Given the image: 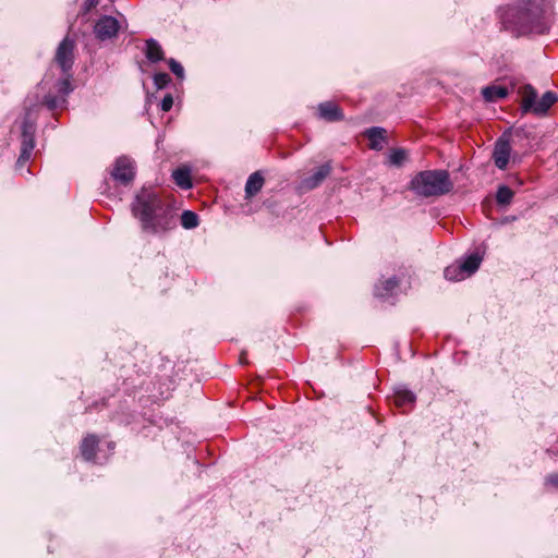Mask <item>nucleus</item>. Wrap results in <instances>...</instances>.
I'll return each instance as SVG.
<instances>
[{
    "instance_id": "c756f323",
    "label": "nucleus",
    "mask_w": 558,
    "mask_h": 558,
    "mask_svg": "<svg viewBox=\"0 0 558 558\" xmlns=\"http://www.w3.org/2000/svg\"><path fill=\"white\" fill-rule=\"evenodd\" d=\"M547 486L558 487V473H551L545 478Z\"/></svg>"
},
{
    "instance_id": "dca6fc26",
    "label": "nucleus",
    "mask_w": 558,
    "mask_h": 558,
    "mask_svg": "<svg viewBox=\"0 0 558 558\" xmlns=\"http://www.w3.org/2000/svg\"><path fill=\"white\" fill-rule=\"evenodd\" d=\"M483 260V256L478 253H472L464 257L463 259L459 260V264L462 268V271H464L466 277L472 276L478 268Z\"/></svg>"
},
{
    "instance_id": "412c9836",
    "label": "nucleus",
    "mask_w": 558,
    "mask_h": 558,
    "mask_svg": "<svg viewBox=\"0 0 558 558\" xmlns=\"http://www.w3.org/2000/svg\"><path fill=\"white\" fill-rule=\"evenodd\" d=\"M398 287V280L392 277L389 278L375 287V295L377 298H387Z\"/></svg>"
},
{
    "instance_id": "a211bd4d",
    "label": "nucleus",
    "mask_w": 558,
    "mask_h": 558,
    "mask_svg": "<svg viewBox=\"0 0 558 558\" xmlns=\"http://www.w3.org/2000/svg\"><path fill=\"white\" fill-rule=\"evenodd\" d=\"M264 178L259 172L252 173L245 183V197L251 198L256 195L264 185Z\"/></svg>"
},
{
    "instance_id": "f03ea898",
    "label": "nucleus",
    "mask_w": 558,
    "mask_h": 558,
    "mask_svg": "<svg viewBox=\"0 0 558 558\" xmlns=\"http://www.w3.org/2000/svg\"><path fill=\"white\" fill-rule=\"evenodd\" d=\"M132 213L141 222L142 229L150 233H160L171 229L173 208L155 193L142 191L132 204Z\"/></svg>"
},
{
    "instance_id": "f257e3e1",
    "label": "nucleus",
    "mask_w": 558,
    "mask_h": 558,
    "mask_svg": "<svg viewBox=\"0 0 558 558\" xmlns=\"http://www.w3.org/2000/svg\"><path fill=\"white\" fill-rule=\"evenodd\" d=\"M548 15L545 0H518L508 9L505 23L518 35L544 34L549 28Z\"/></svg>"
},
{
    "instance_id": "a878e982",
    "label": "nucleus",
    "mask_w": 558,
    "mask_h": 558,
    "mask_svg": "<svg viewBox=\"0 0 558 558\" xmlns=\"http://www.w3.org/2000/svg\"><path fill=\"white\" fill-rule=\"evenodd\" d=\"M388 158L391 166L400 167L407 160V151L402 148L393 149Z\"/></svg>"
},
{
    "instance_id": "423d86ee",
    "label": "nucleus",
    "mask_w": 558,
    "mask_h": 558,
    "mask_svg": "<svg viewBox=\"0 0 558 558\" xmlns=\"http://www.w3.org/2000/svg\"><path fill=\"white\" fill-rule=\"evenodd\" d=\"M195 362L187 361L182 372L185 377H180L177 381V390H179L185 403L189 402L190 398L199 396L201 387L197 376L195 374Z\"/></svg>"
},
{
    "instance_id": "473e14b6",
    "label": "nucleus",
    "mask_w": 558,
    "mask_h": 558,
    "mask_svg": "<svg viewBox=\"0 0 558 558\" xmlns=\"http://www.w3.org/2000/svg\"><path fill=\"white\" fill-rule=\"evenodd\" d=\"M184 447H185V452H186L187 457H190V453H191V452H192V450H193V445H192L191 442L186 441V442L184 444Z\"/></svg>"
},
{
    "instance_id": "4be33fe9",
    "label": "nucleus",
    "mask_w": 558,
    "mask_h": 558,
    "mask_svg": "<svg viewBox=\"0 0 558 558\" xmlns=\"http://www.w3.org/2000/svg\"><path fill=\"white\" fill-rule=\"evenodd\" d=\"M445 278L450 281H461L465 278H468L462 271V268L459 264V262H456L454 264L448 266L444 271Z\"/></svg>"
},
{
    "instance_id": "39448f33",
    "label": "nucleus",
    "mask_w": 558,
    "mask_h": 558,
    "mask_svg": "<svg viewBox=\"0 0 558 558\" xmlns=\"http://www.w3.org/2000/svg\"><path fill=\"white\" fill-rule=\"evenodd\" d=\"M35 124L26 116L21 123V153L16 161V168L22 169L29 160L35 148Z\"/></svg>"
},
{
    "instance_id": "f8f14e48",
    "label": "nucleus",
    "mask_w": 558,
    "mask_h": 558,
    "mask_svg": "<svg viewBox=\"0 0 558 558\" xmlns=\"http://www.w3.org/2000/svg\"><path fill=\"white\" fill-rule=\"evenodd\" d=\"M318 117L328 122L341 121L344 119L340 107L332 101H325L317 107Z\"/></svg>"
},
{
    "instance_id": "ddd939ff",
    "label": "nucleus",
    "mask_w": 558,
    "mask_h": 558,
    "mask_svg": "<svg viewBox=\"0 0 558 558\" xmlns=\"http://www.w3.org/2000/svg\"><path fill=\"white\" fill-rule=\"evenodd\" d=\"M142 51L149 63H156L163 59V50L161 46L153 38L145 41Z\"/></svg>"
},
{
    "instance_id": "6ab92c4d",
    "label": "nucleus",
    "mask_w": 558,
    "mask_h": 558,
    "mask_svg": "<svg viewBox=\"0 0 558 558\" xmlns=\"http://www.w3.org/2000/svg\"><path fill=\"white\" fill-rule=\"evenodd\" d=\"M508 95V89L500 85H489L482 89L483 98L488 102L504 99Z\"/></svg>"
},
{
    "instance_id": "9b49d317",
    "label": "nucleus",
    "mask_w": 558,
    "mask_h": 558,
    "mask_svg": "<svg viewBox=\"0 0 558 558\" xmlns=\"http://www.w3.org/2000/svg\"><path fill=\"white\" fill-rule=\"evenodd\" d=\"M511 147L508 140L499 138L496 142L493 158L496 167L500 170L506 169L509 162Z\"/></svg>"
},
{
    "instance_id": "c85d7f7f",
    "label": "nucleus",
    "mask_w": 558,
    "mask_h": 558,
    "mask_svg": "<svg viewBox=\"0 0 558 558\" xmlns=\"http://www.w3.org/2000/svg\"><path fill=\"white\" fill-rule=\"evenodd\" d=\"M173 106V98L171 94H167L161 101L162 111H169Z\"/></svg>"
},
{
    "instance_id": "f3484780",
    "label": "nucleus",
    "mask_w": 558,
    "mask_h": 558,
    "mask_svg": "<svg viewBox=\"0 0 558 558\" xmlns=\"http://www.w3.org/2000/svg\"><path fill=\"white\" fill-rule=\"evenodd\" d=\"M98 438L95 435H87L81 444V453L86 461H92L96 456Z\"/></svg>"
},
{
    "instance_id": "9d476101",
    "label": "nucleus",
    "mask_w": 558,
    "mask_h": 558,
    "mask_svg": "<svg viewBox=\"0 0 558 558\" xmlns=\"http://www.w3.org/2000/svg\"><path fill=\"white\" fill-rule=\"evenodd\" d=\"M330 172L331 166L329 162L322 165L312 175L304 178L300 182V189L303 191H311L316 189L330 174Z\"/></svg>"
},
{
    "instance_id": "393cba45",
    "label": "nucleus",
    "mask_w": 558,
    "mask_h": 558,
    "mask_svg": "<svg viewBox=\"0 0 558 558\" xmlns=\"http://www.w3.org/2000/svg\"><path fill=\"white\" fill-rule=\"evenodd\" d=\"M513 197V192L506 185L499 186L497 194H496V201L500 205H508L510 204L511 199Z\"/></svg>"
},
{
    "instance_id": "b1692460",
    "label": "nucleus",
    "mask_w": 558,
    "mask_h": 558,
    "mask_svg": "<svg viewBox=\"0 0 558 558\" xmlns=\"http://www.w3.org/2000/svg\"><path fill=\"white\" fill-rule=\"evenodd\" d=\"M63 77L60 78L57 83V89L58 93L61 95V97L64 98V96L69 95L72 92L70 80L72 77V72L69 73H62Z\"/></svg>"
},
{
    "instance_id": "f704fd0d",
    "label": "nucleus",
    "mask_w": 558,
    "mask_h": 558,
    "mask_svg": "<svg viewBox=\"0 0 558 558\" xmlns=\"http://www.w3.org/2000/svg\"><path fill=\"white\" fill-rule=\"evenodd\" d=\"M108 447H109L110 450H113L114 449V444L113 442H109Z\"/></svg>"
},
{
    "instance_id": "aec40b11",
    "label": "nucleus",
    "mask_w": 558,
    "mask_h": 558,
    "mask_svg": "<svg viewBox=\"0 0 558 558\" xmlns=\"http://www.w3.org/2000/svg\"><path fill=\"white\" fill-rule=\"evenodd\" d=\"M177 186L189 190L193 186L191 169L187 166L177 168Z\"/></svg>"
},
{
    "instance_id": "bb28decb",
    "label": "nucleus",
    "mask_w": 558,
    "mask_h": 558,
    "mask_svg": "<svg viewBox=\"0 0 558 558\" xmlns=\"http://www.w3.org/2000/svg\"><path fill=\"white\" fill-rule=\"evenodd\" d=\"M64 102H65V99L61 96L47 95L44 98V105L49 110H54V109L61 107Z\"/></svg>"
},
{
    "instance_id": "1a4fd4ad",
    "label": "nucleus",
    "mask_w": 558,
    "mask_h": 558,
    "mask_svg": "<svg viewBox=\"0 0 558 558\" xmlns=\"http://www.w3.org/2000/svg\"><path fill=\"white\" fill-rule=\"evenodd\" d=\"M119 29L120 24L118 20L109 15L101 16L94 25V34L101 41L116 37Z\"/></svg>"
},
{
    "instance_id": "4468645a",
    "label": "nucleus",
    "mask_w": 558,
    "mask_h": 558,
    "mask_svg": "<svg viewBox=\"0 0 558 558\" xmlns=\"http://www.w3.org/2000/svg\"><path fill=\"white\" fill-rule=\"evenodd\" d=\"M415 402V395L405 389V388H398L396 389L393 393V404L405 411L407 408H411Z\"/></svg>"
},
{
    "instance_id": "72a5a7b5",
    "label": "nucleus",
    "mask_w": 558,
    "mask_h": 558,
    "mask_svg": "<svg viewBox=\"0 0 558 558\" xmlns=\"http://www.w3.org/2000/svg\"><path fill=\"white\" fill-rule=\"evenodd\" d=\"M168 66H169V70L174 73V66H175V63H174V59H169L168 60Z\"/></svg>"
},
{
    "instance_id": "cd10ccee",
    "label": "nucleus",
    "mask_w": 558,
    "mask_h": 558,
    "mask_svg": "<svg viewBox=\"0 0 558 558\" xmlns=\"http://www.w3.org/2000/svg\"><path fill=\"white\" fill-rule=\"evenodd\" d=\"M170 83V76L167 73H156L154 75V84L157 89L165 88Z\"/></svg>"
},
{
    "instance_id": "2eb2a0df",
    "label": "nucleus",
    "mask_w": 558,
    "mask_h": 558,
    "mask_svg": "<svg viewBox=\"0 0 558 558\" xmlns=\"http://www.w3.org/2000/svg\"><path fill=\"white\" fill-rule=\"evenodd\" d=\"M365 136L369 141V147L375 150H380L386 141V130L379 126H373L365 131Z\"/></svg>"
},
{
    "instance_id": "7ed1b4c3",
    "label": "nucleus",
    "mask_w": 558,
    "mask_h": 558,
    "mask_svg": "<svg viewBox=\"0 0 558 558\" xmlns=\"http://www.w3.org/2000/svg\"><path fill=\"white\" fill-rule=\"evenodd\" d=\"M411 190L418 196H441L453 189L447 170H424L411 180Z\"/></svg>"
},
{
    "instance_id": "6e6552de",
    "label": "nucleus",
    "mask_w": 558,
    "mask_h": 558,
    "mask_svg": "<svg viewBox=\"0 0 558 558\" xmlns=\"http://www.w3.org/2000/svg\"><path fill=\"white\" fill-rule=\"evenodd\" d=\"M110 175L116 182L120 184H130L135 175L133 161L125 156L117 158L110 171Z\"/></svg>"
},
{
    "instance_id": "2f4dec72",
    "label": "nucleus",
    "mask_w": 558,
    "mask_h": 558,
    "mask_svg": "<svg viewBox=\"0 0 558 558\" xmlns=\"http://www.w3.org/2000/svg\"><path fill=\"white\" fill-rule=\"evenodd\" d=\"M184 77V69L183 66L177 62V80H183Z\"/></svg>"
},
{
    "instance_id": "20e7f679",
    "label": "nucleus",
    "mask_w": 558,
    "mask_h": 558,
    "mask_svg": "<svg viewBox=\"0 0 558 558\" xmlns=\"http://www.w3.org/2000/svg\"><path fill=\"white\" fill-rule=\"evenodd\" d=\"M519 93L522 96V110L524 112L533 111L536 114H544L558 100V95L554 92H546L539 100H536L537 93L531 85H524Z\"/></svg>"
},
{
    "instance_id": "0eeeda50",
    "label": "nucleus",
    "mask_w": 558,
    "mask_h": 558,
    "mask_svg": "<svg viewBox=\"0 0 558 558\" xmlns=\"http://www.w3.org/2000/svg\"><path fill=\"white\" fill-rule=\"evenodd\" d=\"M74 49L75 40L69 36H65L59 44L54 54V62L61 69L62 73L72 72L74 64Z\"/></svg>"
},
{
    "instance_id": "7c9ffc66",
    "label": "nucleus",
    "mask_w": 558,
    "mask_h": 558,
    "mask_svg": "<svg viewBox=\"0 0 558 558\" xmlns=\"http://www.w3.org/2000/svg\"><path fill=\"white\" fill-rule=\"evenodd\" d=\"M99 3V0H85L84 2V10L89 11L94 8H96Z\"/></svg>"
},
{
    "instance_id": "5701e85b",
    "label": "nucleus",
    "mask_w": 558,
    "mask_h": 558,
    "mask_svg": "<svg viewBox=\"0 0 558 558\" xmlns=\"http://www.w3.org/2000/svg\"><path fill=\"white\" fill-rule=\"evenodd\" d=\"M180 220L184 229H194L198 226L199 222L197 214L192 210H184Z\"/></svg>"
}]
</instances>
